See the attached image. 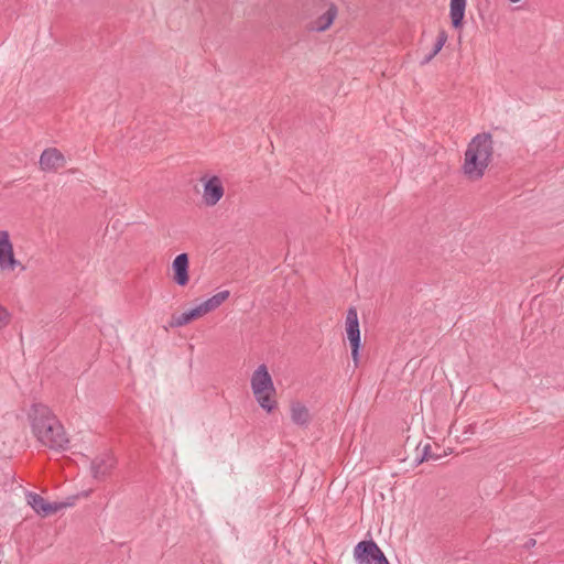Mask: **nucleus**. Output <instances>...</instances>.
<instances>
[{
    "label": "nucleus",
    "instance_id": "6",
    "mask_svg": "<svg viewBox=\"0 0 564 564\" xmlns=\"http://www.w3.org/2000/svg\"><path fill=\"white\" fill-rule=\"evenodd\" d=\"M204 183L203 200L206 206H215L223 198L225 188L220 177L213 175L210 177H202Z\"/></svg>",
    "mask_w": 564,
    "mask_h": 564
},
{
    "label": "nucleus",
    "instance_id": "16",
    "mask_svg": "<svg viewBox=\"0 0 564 564\" xmlns=\"http://www.w3.org/2000/svg\"><path fill=\"white\" fill-rule=\"evenodd\" d=\"M336 15H337L336 7L330 6L327 9V11L314 22L313 29L318 32L325 31L326 29H328L332 25Z\"/></svg>",
    "mask_w": 564,
    "mask_h": 564
},
{
    "label": "nucleus",
    "instance_id": "5",
    "mask_svg": "<svg viewBox=\"0 0 564 564\" xmlns=\"http://www.w3.org/2000/svg\"><path fill=\"white\" fill-rule=\"evenodd\" d=\"M346 333L347 338L349 340L351 347V357L354 359L355 365L357 366L359 360V348H360V329H359V321L358 313L356 307L351 306L348 308L346 314Z\"/></svg>",
    "mask_w": 564,
    "mask_h": 564
},
{
    "label": "nucleus",
    "instance_id": "4",
    "mask_svg": "<svg viewBox=\"0 0 564 564\" xmlns=\"http://www.w3.org/2000/svg\"><path fill=\"white\" fill-rule=\"evenodd\" d=\"M352 554L356 564H390L373 540H364L357 543Z\"/></svg>",
    "mask_w": 564,
    "mask_h": 564
},
{
    "label": "nucleus",
    "instance_id": "17",
    "mask_svg": "<svg viewBox=\"0 0 564 564\" xmlns=\"http://www.w3.org/2000/svg\"><path fill=\"white\" fill-rule=\"evenodd\" d=\"M447 41V34L445 31H441L437 35V39H436V42L434 44V47L432 50V52L425 56L424 61L422 62L423 64H426L429 62L432 61V58L434 56H436L438 54V52L443 48L444 44L446 43Z\"/></svg>",
    "mask_w": 564,
    "mask_h": 564
},
{
    "label": "nucleus",
    "instance_id": "9",
    "mask_svg": "<svg viewBox=\"0 0 564 564\" xmlns=\"http://www.w3.org/2000/svg\"><path fill=\"white\" fill-rule=\"evenodd\" d=\"M28 503L32 507V509L43 517L55 513L59 510L61 505L50 503L42 496L35 492H29L26 495Z\"/></svg>",
    "mask_w": 564,
    "mask_h": 564
},
{
    "label": "nucleus",
    "instance_id": "19",
    "mask_svg": "<svg viewBox=\"0 0 564 564\" xmlns=\"http://www.w3.org/2000/svg\"><path fill=\"white\" fill-rule=\"evenodd\" d=\"M438 457H440V455H433L431 453V445L426 444L423 448V455L419 462L422 463L423 460H430V459L436 460Z\"/></svg>",
    "mask_w": 564,
    "mask_h": 564
},
{
    "label": "nucleus",
    "instance_id": "21",
    "mask_svg": "<svg viewBox=\"0 0 564 564\" xmlns=\"http://www.w3.org/2000/svg\"><path fill=\"white\" fill-rule=\"evenodd\" d=\"M525 545H527L528 547H530V546H534V545H535V540H534V539H530V540L525 543Z\"/></svg>",
    "mask_w": 564,
    "mask_h": 564
},
{
    "label": "nucleus",
    "instance_id": "1",
    "mask_svg": "<svg viewBox=\"0 0 564 564\" xmlns=\"http://www.w3.org/2000/svg\"><path fill=\"white\" fill-rule=\"evenodd\" d=\"M29 420L34 437L43 446L56 452L68 448L69 438L65 429L47 405L34 403L29 412Z\"/></svg>",
    "mask_w": 564,
    "mask_h": 564
},
{
    "label": "nucleus",
    "instance_id": "20",
    "mask_svg": "<svg viewBox=\"0 0 564 564\" xmlns=\"http://www.w3.org/2000/svg\"><path fill=\"white\" fill-rule=\"evenodd\" d=\"M10 322V314L9 312L0 305V329L4 326H7Z\"/></svg>",
    "mask_w": 564,
    "mask_h": 564
},
{
    "label": "nucleus",
    "instance_id": "7",
    "mask_svg": "<svg viewBox=\"0 0 564 564\" xmlns=\"http://www.w3.org/2000/svg\"><path fill=\"white\" fill-rule=\"evenodd\" d=\"M116 458L110 452L97 455L90 463V473L97 480H105L116 466Z\"/></svg>",
    "mask_w": 564,
    "mask_h": 564
},
{
    "label": "nucleus",
    "instance_id": "15",
    "mask_svg": "<svg viewBox=\"0 0 564 564\" xmlns=\"http://www.w3.org/2000/svg\"><path fill=\"white\" fill-rule=\"evenodd\" d=\"M291 419L296 425L306 426L311 421V414L304 404L295 402L291 406Z\"/></svg>",
    "mask_w": 564,
    "mask_h": 564
},
{
    "label": "nucleus",
    "instance_id": "2",
    "mask_svg": "<svg viewBox=\"0 0 564 564\" xmlns=\"http://www.w3.org/2000/svg\"><path fill=\"white\" fill-rule=\"evenodd\" d=\"M494 154V142L490 133H479L468 143L463 171L469 180H479L484 176Z\"/></svg>",
    "mask_w": 564,
    "mask_h": 564
},
{
    "label": "nucleus",
    "instance_id": "10",
    "mask_svg": "<svg viewBox=\"0 0 564 564\" xmlns=\"http://www.w3.org/2000/svg\"><path fill=\"white\" fill-rule=\"evenodd\" d=\"M174 272V281L176 284L184 286L188 282V256L181 253L176 256L172 264Z\"/></svg>",
    "mask_w": 564,
    "mask_h": 564
},
{
    "label": "nucleus",
    "instance_id": "14",
    "mask_svg": "<svg viewBox=\"0 0 564 564\" xmlns=\"http://www.w3.org/2000/svg\"><path fill=\"white\" fill-rule=\"evenodd\" d=\"M204 316L198 305L180 315H173L170 322L171 327H182L192 321Z\"/></svg>",
    "mask_w": 564,
    "mask_h": 564
},
{
    "label": "nucleus",
    "instance_id": "11",
    "mask_svg": "<svg viewBox=\"0 0 564 564\" xmlns=\"http://www.w3.org/2000/svg\"><path fill=\"white\" fill-rule=\"evenodd\" d=\"M19 269L21 272L25 270V267L15 259L13 246L0 252V270L1 271H14Z\"/></svg>",
    "mask_w": 564,
    "mask_h": 564
},
{
    "label": "nucleus",
    "instance_id": "8",
    "mask_svg": "<svg viewBox=\"0 0 564 564\" xmlns=\"http://www.w3.org/2000/svg\"><path fill=\"white\" fill-rule=\"evenodd\" d=\"M66 163L64 154L56 148L45 149L40 156V166L44 172H53Z\"/></svg>",
    "mask_w": 564,
    "mask_h": 564
},
{
    "label": "nucleus",
    "instance_id": "12",
    "mask_svg": "<svg viewBox=\"0 0 564 564\" xmlns=\"http://www.w3.org/2000/svg\"><path fill=\"white\" fill-rule=\"evenodd\" d=\"M467 0H451L449 17L454 29H460L465 17Z\"/></svg>",
    "mask_w": 564,
    "mask_h": 564
},
{
    "label": "nucleus",
    "instance_id": "13",
    "mask_svg": "<svg viewBox=\"0 0 564 564\" xmlns=\"http://www.w3.org/2000/svg\"><path fill=\"white\" fill-rule=\"evenodd\" d=\"M230 295V292L227 290L220 291L209 297L208 300L202 302L198 307L202 311L203 315L216 310L219 307Z\"/></svg>",
    "mask_w": 564,
    "mask_h": 564
},
{
    "label": "nucleus",
    "instance_id": "18",
    "mask_svg": "<svg viewBox=\"0 0 564 564\" xmlns=\"http://www.w3.org/2000/svg\"><path fill=\"white\" fill-rule=\"evenodd\" d=\"M12 242L10 240V235L7 230H1L0 231V252H2L3 250L12 247Z\"/></svg>",
    "mask_w": 564,
    "mask_h": 564
},
{
    "label": "nucleus",
    "instance_id": "3",
    "mask_svg": "<svg viewBox=\"0 0 564 564\" xmlns=\"http://www.w3.org/2000/svg\"><path fill=\"white\" fill-rule=\"evenodd\" d=\"M251 389L259 405L271 412L276 402L273 400L275 388L265 365H260L252 373Z\"/></svg>",
    "mask_w": 564,
    "mask_h": 564
}]
</instances>
